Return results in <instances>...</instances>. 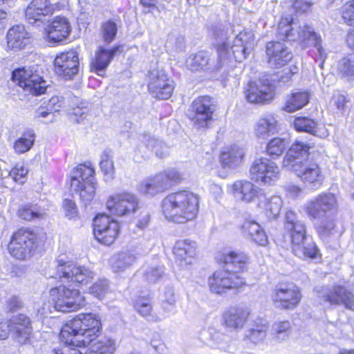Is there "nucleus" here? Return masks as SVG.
Wrapping results in <instances>:
<instances>
[{
	"instance_id": "nucleus-46",
	"label": "nucleus",
	"mask_w": 354,
	"mask_h": 354,
	"mask_svg": "<svg viewBox=\"0 0 354 354\" xmlns=\"http://www.w3.org/2000/svg\"><path fill=\"white\" fill-rule=\"evenodd\" d=\"M18 215L24 220L32 221L35 218H42L45 212L37 205H25L19 209Z\"/></svg>"
},
{
	"instance_id": "nucleus-30",
	"label": "nucleus",
	"mask_w": 354,
	"mask_h": 354,
	"mask_svg": "<svg viewBox=\"0 0 354 354\" xmlns=\"http://www.w3.org/2000/svg\"><path fill=\"white\" fill-rule=\"evenodd\" d=\"M306 185L313 187H319L324 181V176L319 165L313 161L304 164L303 169L297 175Z\"/></svg>"
},
{
	"instance_id": "nucleus-34",
	"label": "nucleus",
	"mask_w": 354,
	"mask_h": 354,
	"mask_svg": "<svg viewBox=\"0 0 354 354\" xmlns=\"http://www.w3.org/2000/svg\"><path fill=\"white\" fill-rule=\"evenodd\" d=\"M244 149L237 145H232L225 147L220 155V161L225 168H236L239 167L244 160Z\"/></svg>"
},
{
	"instance_id": "nucleus-22",
	"label": "nucleus",
	"mask_w": 354,
	"mask_h": 354,
	"mask_svg": "<svg viewBox=\"0 0 354 354\" xmlns=\"http://www.w3.org/2000/svg\"><path fill=\"white\" fill-rule=\"evenodd\" d=\"M55 6L50 0H32L25 10L26 21L31 25L46 23V17L53 14Z\"/></svg>"
},
{
	"instance_id": "nucleus-50",
	"label": "nucleus",
	"mask_w": 354,
	"mask_h": 354,
	"mask_svg": "<svg viewBox=\"0 0 354 354\" xmlns=\"http://www.w3.org/2000/svg\"><path fill=\"white\" fill-rule=\"evenodd\" d=\"M142 142L149 149L154 151L157 156L162 158L165 155L167 148L161 141L149 135L145 134Z\"/></svg>"
},
{
	"instance_id": "nucleus-35",
	"label": "nucleus",
	"mask_w": 354,
	"mask_h": 354,
	"mask_svg": "<svg viewBox=\"0 0 354 354\" xmlns=\"http://www.w3.org/2000/svg\"><path fill=\"white\" fill-rule=\"evenodd\" d=\"M8 47L20 50L29 43V36L24 26L17 25L10 28L7 32Z\"/></svg>"
},
{
	"instance_id": "nucleus-23",
	"label": "nucleus",
	"mask_w": 354,
	"mask_h": 354,
	"mask_svg": "<svg viewBox=\"0 0 354 354\" xmlns=\"http://www.w3.org/2000/svg\"><path fill=\"white\" fill-rule=\"evenodd\" d=\"M176 263L182 268H187L193 264L197 256L196 243L190 239L177 241L173 247Z\"/></svg>"
},
{
	"instance_id": "nucleus-19",
	"label": "nucleus",
	"mask_w": 354,
	"mask_h": 354,
	"mask_svg": "<svg viewBox=\"0 0 354 354\" xmlns=\"http://www.w3.org/2000/svg\"><path fill=\"white\" fill-rule=\"evenodd\" d=\"M119 232V224L109 216L100 214L93 220V232L98 241L105 245L114 242Z\"/></svg>"
},
{
	"instance_id": "nucleus-15",
	"label": "nucleus",
	"mask_w": 354,
	"mask_h": 354,
	"mask_svg": "<svg viewBox=\"0 0 354 354\" xmlns=\"http://www.w3.org/2000/svg\"><path fill=\"white\" fill-rule=\"evenodd\" d=\"M93 272L88 268L77 265L73 262L58 261L56 278L63 282H76L86 284L93 279Z\"/></svg>"
},
{
	"instance_id": "nucleus-25",
	"label": "nucleus",
	"mask_w": 354,
	"mask_h": 354,
	"mask_svg": "<svg viewBox=\"0 0 354 354\" xmlns=\"http://www.w3.org/2000/svg\"><path fill=\"white\" fill-rule=\"evenodd\" d=\"M268 64L272 68H281L289 62L292 55L283 43L270 41L266 46Z\"/></svg>"
},
{
	"instance_id": "nucleus-43",
	"label": "nucleus",
	"mask_w": 354,
	"mask_h": 354,
	"mask_svg": "<svg viewBox=\"0 0 354 354\" xmlns=\"http://www.w3.org/2000/svg\"><path fill=\"white\" fill-rule=\"evenodd\" d=\"M268 326L261 319H257L252 327L249 330L246 337L254 344H259L263 341L267 335Z\"/></svg>"
},
{
	"instance_id": "nucleus-56",
	"label": "nucleus",
	"mask_w": 354,
	"mask_h": 354,
	"mask_svg": "<svg viewBox=\"0 0 354 354\" xmlns=\"http://www.w3.org/2000/svg\"><path fill=\"white\" fill-rule=\"evenodd\" d=\"M324 222L317 226V232L323 240H327L330 236L333 234L335 228V224L333 221L331 219H324Z\"/></svg>"
},
{
	"instance_id": "nucleus-45",
	"label": "nucleus",
	"mask_w": 354,
	"mask_h": 354,
	"mask_svg": "<svg viewBox=\"0 0 354 354\" xmlns=\"http://www.w3.org/2000/svg\"><path fill=\"white\" fill-rule=\"evenodd\" d=\"M292 330V325L288 320L275 322L272 326V336L279 342L287 339Z\"/></svg>"
},
{
	"instance_id": "nucleus-36",
	"label": "nucleus",
	"mask_w": 354,
	"mask_h": 354,
	"mask_svg": "<svg viewBox=\"0 0 354 354\" xmlns=\"http://www.w3.org/2000/svg\"><path fill=\"white\" fill-rule=\"evenodd\" d=\"M277 120L272 115H268L259 118L254 127V133L259 139L266 140L275 133Z\"/></svg>"
},
{
	"instance_id": "nucleus-27",
	"label": "nucleus",
	"mask_w": 354,
	"mask_h": 354,
	"mask_svg": "<svg viewBox=\"0 0 354 354\" xmlns=\"http://www.w3.org/2000/svg\"><path fill=\"white\" fill-rule=\"evenodd\" d=\"M10 330L13 337L19 344H24L30 342L32 335L31 322L28 317L24 314L12 317L10 319Z\"/></svg>"
},
{
	"instance_id": "nucleus-1",
	"label": "nucleus",
	"mask_w": 354,
	"mask_h": 354,
	"mask_svg": "<svg viewBox=\"0 0 354 354\" xmlns=\"http://www.w3.org/2000/svg\"><path fill=\"white\" fill-rule=\"evenodd\" d=\"M214 37L216 41V57H212L207 51L192 54L186 60L188 69L192 71L216 72L229 65L233 60L241 62L254 48V34L250 30L240 32L232 41L223 29H216Z\"/></svg>"
},
{
	"instance_id": "nucleus-13",
	"label": "nucleus",
	"mask_w": 354,
	"mask_h": 354,
	"mask_svg": "<svg viewBox=\"0 0 354 354\" xmlns=\"http://www.w3.org/2000/svg\"><path fill=\"white\" fill-rule=\"evenodd\" d=\"M250 176L256 183L264 185H272L280 176V169L278 165L267 158H259L254 160L250 169Z\"/></svg>"
},
{
	"instance_id": "nucleus-59",
	"label": "nucleus",
	"mask_w": 354,
	"mask_h": 354,
	"mask_svg": "<svg viewBox=\"0 0 354 354\" xmlns=\"http://www.w3.org/2000/svg\"><path fill=\"white\" fill-rule=\"evenodd\" d=\"M160 175L166 177L165 181L167 183V189L171 186L173 183L177 182L181 179L180 174L175 169L168 170L166 172L160 173Z\"/></svg>"
},
{
	"instance_id": "nucleus-47",
	"label": "nucleus",
	"mask_w": 354,
	"mask_h": 354,
	"mask_svg": "<svg viewBox=\"0 0 354 354\" xmlns=\"http://www.w3.org/2000/svg\"><path fill=\"white\" fill-rule=\"evenodd\" d=\"M134 308L138 313L143 317H151V320H158L151 315L152 304L151 300L147 297H138L134 302Z\"/></svg>"
},
{
	"instance_id": "nucleus-53",
	"label": "nucleus",
	"mask_w": 354,
	"mask_h": 354,
	"mask_svg": "<svg viewBox=\"0 0 354 354\" xmlns=\"http://www.w3.org/2000/svg\"><path fill=\"white\" fill-rule=\"evenodd\" d=\"M338 70L344 76L351 77L354 75V54L349 55L338 63Z\"/></svg>"
},
{
	"instance_id": "nucleus-8",
	"label": "nucleus",
	"mask_w": 354,
	"mask_h": 354,
	"mask_svg": "<svg viewBox=\"0 0 354 354\" xmlns=\"http://www.w3.org/2000/svg\"><path fill=\"white\" fill-rule=\"evenodd\" d=\"M304 209L310 219H328L337 212V199L332 193L322 192L308 201L304 205Z\"/></svg>"
},
{
	"instance_id": "nucleus-37",
	"label": "nucleus",
	"mask_w": 354,
	"mask_h": 354,
	"mask_svg": "<svg viewBox=\"0 0 354 354\" xmlns=\"http://www.w3.org/2000/svg\"><path fill=\"white\" fill-rule=\"evenodd\" d=\"M166 177L160 174L148 178L140 185V192L147 196H154L167 189Z\"/></svg>"
},
{
	"instance_id": "nucleus-63",
	"label": "nucleus",
	"mask_w": 354,
	"mask_h": 354,
	"mask_svg": "<svg viewBox=\"0 0 354 354\" xmlns=\"http://www.w3.org/2000/svg\"><path fill=\"white\" fill-rule=\"evenodd\" d=\"M284 189L287 194L290 197H297L301 192V189L299 186L292 183L285 185Z\"/></svg>"
},
{
	"instance_id": "nucleus-5",
	"label": "nucleus",
	"mask_w": 354,
	"mask_h": 354,
	"mask_svg": "<svg viewBox=\"0 0 354 354\" xmlns=\"http://www.w3.org/2000/svg\"><path fill=\"white\" fill-rule=\"evenodd\" d=\"M277 36L282 40L299 41L304 46H314L322 59L326 53L322 47V38L314 28L306 23H298L290 16L281 18L278 25Z\"/></svg>"
},
{
	"instance_id": "nucleus-61",
	"label": "nucleus",
	"mask_w": 354,
	"mask_h": 354,
	"mask_svg": "<svg viewBox=\"0 0 354 354\" xmlns=\"http://www.w3.org/2000/svg\"><path fill=\"white\" fill-rule=\"evenodd\" d=\"M21 306V301L16 296H11L7 300V308L10 311L17 310Z\"/></svg>"
},
{
	"instance_id": "nucleus-21",
	"label": "nucleus",
	"mask_w": 354,
	"mask_h": 354,
	"mask_svg": "<svg viewBox=\"0 0 354 354\" xmlns=\"http://www.w3.org/2000/svg\"><path fill=\"white\" fill-rule=\"evenodd\" d=\"M56 73L66 80L72 79L79 71V56L75 50L57 55L54 61Z\"/></svg>"
},
{
	"instance_id": "nucleus-41",
	"label": "nucleus",
	"mask_w": 354,
	"mask_h": 354,
	"mask_svg": "<svg viewBox=\"0 0 354 354\" xmlns=\"http://www.w3.org/2000/svg\"><path fill=\"white\" fill-rule=\"evenodd\" d=\"M136 257L129 252L115 254L111 259V267L115 272H121L131 267L136 261Z\"/></svg>"
},
{
	"instance_id": "nucleus-58",
	"label": "nucleus",
	"mask_w": 354,
	"mask_h": 354,
	"mask_svg": "<svg viewBox=\"0 0 354 354\" xmlns=\"http://www.w3.org/2000/svg\"><path fill=\"white\" fill-rule=\"evenodd\" d=\"M28 169L22 165H17L10 171V176L17 183H24Z\"/></svg>"
},
{
	"instance_id": "nucleus-40",
	"label": "nucleus",
	"mask_w": 354,
	"mask_h": 354,
	"mask_svg": "<svg viewBox=\"0 0 354 354\" xmlns=\"http://www.w3.org/2000/svg\"><path fill=\"white\" fill-rule=\"evenodd\" d=\"M293 124L297 131L306 132L319 137L324 136V133L319 131L317 122L308 117H297Z\"/></svg>"
},
{
	"instance_id": "nucleus-38",
	"label": "nucleus",
	"mask_w": 354,
	"mask_h": 354,
	"mask_svg": "<svg viewBox=\"0 0 354 354\" xmlns=\"http://www.w3.org/2000/svg\"><path fill=\"white\" fill-rule=\"evenodd\" d=\"M310 93L307 91H298L288 95L283 110L292 113L303 108L309 102Z\"/></svg>"
},
{
	"instance_id": "nucleus-44",
	"label": "nucleus",
	"mask_w": 354,
	"mask_h": 354,
	"mask_svg": "<svg viewBox=\"0 0 354 354\" xmlns=\"http://www.w3.org/2000/svg\"><path fill=\"white\" fill-rule=\"evenodd\" d=\"M112 157V151L110 149L104 150L101 156L100 167L104 174L106 181H109L114 178L115 167Z\"/></svg>"
},
{
	"instance_id": "nucleus-6",
	"label": "nucleus",
	"mask_w": 354,
	"mask_h": 354,
	"mask_svg": "<svg viewBox=\"0 0 354 354\" xmlns=\"http://www.w3.org/2000/svg\"><path fill=\"white\" fill-rule=\"evenodd\" d=\"M284 228L290 234L292 249L295 256L304 259H315L320 256L316 244L306 237V227L304 222L298 220L295 212L286 211Z\"/></svg>"
},
{
	"instance_id": "nucleus-42",
	"label": "nucleus",
	"mask_w": 354,
	"mask_h": 354,
	"mask_svg": "<svg viewBox=\"0 0 354 354\" xmlns=\"http://www.w3.org/2000/svg\"><path fill=\"white\" fill-rule=\"evenodd\" d=\"M35 133L31 129L24 131L20 138L14 143V150L17 153H24L29 151L34 145Z\"/></svg>"
},
{
	"instance_id": "nucleus-49",
	"label": "nucleus",
	"mask_w": 354,
	"mask_h": 354,
	"mask_svg": "<svg viewBox=\"0 0 354 354\" xmlns=\"http://www.w3.org/2000/svg\"><path fill=\"white\" fill-rule=\"evenodd\" d=\"M165 46L171 53L182 52L185 48V37L178 33H171L168 35Z\"/></svg>"
},
{
	"instance_id": "nucleus-31",
	"label": "nucleus",
	"mask_w": 354,
	"mask_h": 354,
	"mask_svg": "<svg viewBox=\"0 0 354 354\" xmlns=\"http://www.w3.org/2000/svg\"><path fill=\"white\" fill-rule=\"evenodd\" d=\"M115 351V342L111 339H103L93 344L86 354H113ZM54 354H82L75 348L65 346L55 349Z\"/></svg>"
},
{
	"instance_id": "nucleus-7",
	"label": "nucleus",
	"mask_w": 354,
	"mask_h": 354,
	"mask_svg": "<svg viewBox=\"0 0 354 354\" xmlns=\"http://www.w3.org/2000/svg\"><path fill=\"white\" fill-rule=\"evenodd\" d=\"M94 169L91 163L79 165L71 171V191L77 194L86 207L93 201L95 194V183L93 175Z\"/></svg>"
},
{
	"instance_id": "nucleus-14",
	"label": "nucleus",
	"mask_w": 354,
	"mask_h": 354,
	"mask_svg": "<svg viewBox=\"0 0 354 354\" xmlns=\"http://www.w3.org/2000/svg\"><path fill=\"white\" fill-rule=\"evenodd\" d=\"M36 234L28 229L21 228L16 232L8 245L10 254L17 259H26L35 249Z\"/></svg>"
},
{
	"instance_id": "nucleus-26",
	"label": "nucleus",
	"mask_w": 354,
	"mask_h": 354,
	"mask_svg": "<svg viewBox=\"0 0 354 354\" xmlns=\"http://www.w3.org/2000/svg\"><path fill=\"white\" fill-rule=\"evenodd\" d=\"M245 96L250 103H266L274 96V86L272 84L250 82L245 91Z\"/></svg>"
},
{
	"instance_id": "nucleus-39",
	"label": "nucleus",
	"mask_w": 354,
	"mask_h": 354,
	"mask_svg": "<svg viewBox=\"0 0 354 354\" xmlns=\"http://www.w3.org/2000/svg\"><path fill=\"white\" fill-rule=\"evenodd\" d=\"M242 230L244 234L250 238L254 243L259 245H266L268 243V237L261 227L255 221H245L242 225Z\"/></svg>"
},
{
	"instance_id": "nucleus-3",
	"label": "nucleus",
	"mask_w": 354,
	"mask_h": 354,
	"mask_svg": "<svg viewBox=\"0 0 354 354\" xmlns=\"http://www.w3.org/2000/svg\"><path fill=\"white\" fill-rule=\"evenodd\" d=\"M102 328L99 315L94 313L80 314L68 322L62 328L60 339L66 344L77 347H91L106 337H100Z\"/></svg>"
},
{
	"instance_id": "nucleus-54",
	"label": "nucleus",
	"mask_w": 354,
	"mask_h": 354,
	"mask_svg": "<svg viewBox=\"0 0 354 354\" xmlns=\"http://www.w3.org/2000/svg\"><path fill=\"white\" fill-rule=\"evenodd\" d=\"M118 32L117 24L113 21H107L102 26V35L104 41L109 44L116 36Z\"/></svg>"
},
{
	"instance_id": "nucleus-4",
	"label": "nucleus",
	"mask_w": 354,
	"mask_h": 354,
	"mask_svg": "<svg viewBox=\"0 0 354 354\" xmlns=\"http://www.w3.org/2000/svg\"><path fill=\"white\" fill-rule=\"evenodd\" d=\"M165 217L178 223L192 221L198 211V198L194 193L180 191L166 196L162 203Z\"/></svg>"
},
{
	"instance_id": "nucleus-51",
	"label": "nucleus",
	"mask_w": 354,
	"mask_h": 354,
	"mask_svg": "<svg viewBox=\"0 0 354 354\" xmlns=\"http://www.w3.org/2000/svg\"><path fill=\"white\" fill-rule=\"evenodd\" d=\"M286 139L274 138L267 145V152L270 156H280L286 149Z\"/></svg>"
},
{
	"instance_id": "nucleus-28",
	"label": "nucleus",
	"mask_w": 354,
	"mask_h": 354,
	"mask_svg": "<svg viewBox=\"0 0 354 354\" xmlns=\"http://www.w3.org/2000/svg\"><path fill=\"white\" fill-rule=\"evenodd\" d=\"M71 31L68 20L64 17H56L46 28V39L50 43H59L68 37Z\"/></svg>"
},
{
	"instance_id": "nucleus-55",
	"label": "nucleus",
	"mask_w": 354,
	"mask_h": 354,
	"mask_svg": "<svg viewBox=\"0 0 354 354\" xmlns=\"http://www.w3.org/2000/svg\"><path fill=\"white\" fill-rule=\"evenodd\" d=\"M109 291V282L106 279H100L90 288V293L99 299H102Z\"/></svg>"
},
{
	"instance_id": "nucleus-64",
	"label": "nucleus",
	"mask_w": 354,
	"mask_h": 354,
	"mask_svg": "<svg viewBox=\"0 0 354 354\" xmlns=\"http://www.w3.org/2000/svg\"><path fill=\"white\" fill-rule=\"evenodd\" d=\"M333 101L339 110H343L346 103V97L342 94H335L333 97Z\"/></svg>"
},
{
	"instance_id": "nucleus-2",
	"label": "nucleus",
	"mask_w": 354,
	"mask_h": 354,
	"mask_svg": "<svg viewBox=\"0 0 354 354\" xmlns=\"http://www.w3.org/2000/svg\"><path fill=\"white\" fill-rule=\"evenodd\" d=\"M248 257L242 252H230L223 255V262L236 270H216L208 279V286L213 293L223 295L227 292H239L247 286L242 271L248 262Z\"/></svg>"
},
{
	"instance_id": "nucleus-12",
	"label": "nucleus",
	"mask_w": 354,
	"mask_h": 354,
	"mask_svg": "<svg viewBox=\"0 0 354 354\" xmlns=\"http://www.w3.org/2000/svg\"><path fill=\"white\" fill-rule=\"evenodd\" d=\"M12 80L33 95L44 93L47 88L46 82L30 67L15 69L12 73Z\"/></svg>"
},
{
	"instance_id": "nucleus-18",
	"label": "nucleus",
	"mask_w": 354,
	"mask_h": 354,
	"mask_svg": "<svg viewBox=\"0 0 354 354\" xmlns=\"http://www.w3.org/2000/svg\"><path fill=\"white\" fill-rule=\"evenodd\" d=\"M309 144L297 141L293 143L283 157L282 167L297 175L308 161Z\"/></svg>"
},
{
	"instance_id": "nucleus-57",
	"label": "nucleus",
	"mask_w": 354,
	"mask_h": 354,
	"mask_svg": "<svg viewBox=\"0 0 354 354\" xmlns=\"http://www.w3.org/2000/svg\"><path fill=\"white\" fill-rule=\"evenodd\" d=\"M342 17L346 24L354 26V0H350L342 7Z\"/></svg>"
},
{
	"instance_id": "nucleus-48",
	"label": "nucleus",
	"mask_w": 354,
	"mask_h": 354,
	"mask_svg": "<svg viewBox=\"0 0 354 354\" xmlns=\"http://www.w3.org/2000/svg\"><path fill=\"white\" fill-rule=\"evenodd\" d=\"M144 279L149 283H156L165 276L163 266L158 265L147 266L144 270Z\"/></svg>"
},
{
	"instance_id": "nucleus-62",
	"label": "nucleus",
	"mask_w": 354,
	"mask_h": 354,
	"mask_svg": "<svg viewBox=\"0 0 354 354\" xmlns=\"http://www.w3.org/2000/svg\"><path fill=\"white\" fill-rule=\"evenodd\" d=\"M293 7L297 12H305L310 7V3L307 0H295Z\"/></svg>"
},
{
	"instance_id": "nucleus-33",
	"label": "nucleus",
	"mask_w": 354,
	"mask_h": 354,
	"mask_svg": "<svg viewBox=\"0 0 354 354\" xmlns=\"http://www.w3.org/2000/svg\"><path fill=\"white\" fill-rule=\"evenodd\" d=\"M258 200V207L269 220L276 219L279 216L283 206V201L280 196H272L267 198L262 191Z\"/></svg>"
},
{
	"instance_id": "nucleus-52",
	"label": "nucleus",
	"mask_w": 354,
	"mask_h": 354,
	"mask_svg": "<svg viewBox=\"0 0 354 354\" xmlns=\"http://www.w3.org/2000/svg\"><path fill=\"white\" fill-rule=\"evenodd\" d=\"M162 308L167 314H174L176 313V297L173 288H168L166 289L164 299L162 301Z\"/></svg>"
},
{
	"instance_id": "nucleus-29",
	"label": "nucleus",
	"mask_w": 354,
	"mask_h": 354,
	"mask_svg": "<svg viewBox=\"0 0 354 354\" xmlns=\"http://www.w3.org/2000/svg\"><path fill=\"white\" fill-rule=\"evenodd\" d=\"M247 307L238 306L229 308L223 315L225 326L235 330L242 329L250 316Z\"/></svg>"
},
{
	"instance_id": "nucleus-60",
	"label": "nucleus",
	"mask_w": 354,
	"mask_h": 354,
	"mask_svg": "<svg viewBox=\"0 0 354 354\" xmlns=\"http://www.w3.org/2000/svg\"><path fill=\"white\" fill-rule=\"evenodd\" d=\"M63 205L66 211V216L71 218L76 216L77 213V207L75 203L73 201H72L71 200L65 199Z\"/></svg>"
},
{
	"instance_id": "nucleus-16",
	"label": "nucleus",
	"mask_w": 354,
	"mask_h": 354,
	"mask_svg": "<svg viewBox=\"0 0 354 354\" xmlns=\"http://www.w3.org/2000/svg\"><path fill=\"white\" fill-rule=\"evenodd\" d=\"M301 297L300 290L295 285H278L271 294L273 305L280 310L295 309L300 303Z\"/></svg>"
},
{
	"instance_id": "nucleus-24",
	"label": "nucleus",
	"mask_w": 354,
	"mask_h": 354,
	"mask_svg": "<svg viewBox=\"0 0 354 354\" xmlns=\"http://www.w3.org/2000/svg\"><path fill=\"white\" fill-rule=\"evenodd\" d=\"M227 192L236 200L249 203L259 198L262 189L248 180H239L227 185Z\"/></svg>"
},
{
	"instance_id": "nucleus-17",
	"label": "nucleus",
	"mask_w": 354,
	"mask_h": 354,
	"mask_svg": "<svg viewBox=\"0 0 354 354\" xmlns=\"http://www.w3.org/2000/svg\"><path fill=\"white\" fill-rule=\"evenodd\" d=\"M139 201L137 196L131 193L124 192L109 197L106 202V207L110 212L115 216H128L138 209Z\"/></svg>"
},
{
	"instance_id": "nucleus-11",
	"label": "nucleus",
	"mask_w": 354,
	"mask_h": 354,
	"mask_svg": "<svg viewBox=\"0 0 354 354\" xmlns=\"http://www.w3.org/2000/svg\"><path fill=\"white\" fill-rule=\"evenodd\" d=\"M214 111L213 99L209 96H200L192 103L188 116L196 128H208Z\"/></svg>"
},
{
	"instance_id": "nucleus-10",
	"label": "nucleus",
	"mask_w": 354,
	"mask_h": 354,
	"mask_svg": "<svg viewBox=\"0 0 354 354\" xmlns=\"http://www.w3.org/2000/svg\"><path fill=\"white\" fill-rule=\"evenodd\" d=\"M317 297L323 304L330 306L344 305L354 310V295L340 285L320 286L315 288Z\"/></svg>"
},
{
	"instance_id": "nucleus-20",
	"label": "nucleus",
	"mask_w": 354,
	"mask_h": 354,
	"mask_svg": "<svg viewBox=\"0 0 354 354\" xmlns=\"http://www.w3.org/2000/svg\"><path fill=\"white\" fill-rule=\"evenodd\" d=\"M148 78V89L153 97L160 100H167L171 97L174 88V82L162 71H151Z\"/></svg>"
},
{
	"instance_id": "nucleus-9",
	"label": "nucleus",
	"mask_w": 354,
	"mask_h": 354,
	"mask_svg": "<svg viewBox=\"0 0 354 354\" xmlns=\"http://www.w3.org/2000/svg\"><path fill=\"white\" fill-rule=\"evenodd\" d=\"M50 301L56 310L63 313L76 311L85 305V299L78 290L64 286L50 289Z\"/></svg>"
},
{
	"instance_id": "nucleus-32",
	"label": "nucleus",
	"mask_w": 354,
	"mask_h": 354,
	"mask_svg": "<svg viewBox=\"0 0 354 354\" xmlns=\"http://www.w3.org/2000/svg\"><path fill=\"white\" fill-rule=\"evenodd\" d=\"M120 46L118 45L107 50L103 47H100L96 51L94 58L91 63V69L95 72L97 75H101V73L104 72L108 67L115 53L119 51Z\"/></svg>"
}]
</instances>
